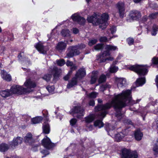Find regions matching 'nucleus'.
<instances>
[{
    "label": "nucleus",
    "mask_w": 158,
    "mask_h": 158,
    "mask_svg": "<svg viewBox=\"0 0 158 158\" xmlns=\"http://www.w3.org/2000/svg\"><path fill=\"white\" fill-rule=\"evenodd\" d=\"M42 145L46 148L49 149L55 146V144L51 142L50 139L46 136L42 140Z\"/></svg>",
    "instance_id": "f8f14e48"
},
{
    "label": "nucleus",
    "mask_w": 158,
    "mask_h": 158,
    "mask_svg": "<svg viewBox=\"0 0 158 158\" xmlns=\"http://www.w3.org/2000/svg\"><path fill=\"white\" fill-rule=\"evenodd\" d=\"M117 86L118 88L125 87L127 85L126 79L123 78H118L116 79Z\"/></svg>",
    "instance_id": "2eb2a0df"
},
{
    "label": "nucleus",
    "mask_w": 158,
    "mask_h": 158,
    "mask_svg": "<svg viewBox=\"0 0 158 158\" xmlns=\"http://www.w3.org/2000/svg\"><path fill=\"white\" fill-rule=\"evenodd\" d=\"M71 17L73 21L80 24H84L85 22V20L83 17L80 16L77 14L73 15Z\"/></svg>",
    "instance_id": "ddd939ff"
},
{
    "label": "nucleus",
    "mask_w": 158,
    "mask_h": 158,
    "mask_svg": "<svg viewBox=\"0 0 158 158\" xmlns=\"http://www.w3.org/2000/svg\"><path fill=\"white\" fill-rule=\"evenodd\" d=\"M0 94L3 97H7L11 95V93L9 90H6L0 92Z\"/></svg>",
    "instance_id": "cd10ccee"
},
{
    "label": "nucleus",
    "mask_w": 158,
    "mask_h": 158,
    "mask_svg": "<svg viewBox=\"0 0 158 158\" xmlns=\"http://www.w3.org/2000/svg\"><path fill=\"white\" fill-rule=\"evenodd\" d=\"M43 130L44 133L46 134L49 133L50 129L49 124L47 122L44 123L43 126Z\"/></svg>",
    "instance_id": "393cba45"
},
{
    "label": "nucleus",
    "mask_w": 158,
    "mask_h": 158,
    "mask_svg": "<svg viewBox=\"0 0 158 158\" xmlns=\"http://www.w3.org/2000/svg\"><path fill=\"white\" fill-rule=\"evenodd\" d=\"M56 62L58 65L61 66H63L65 64V62L63 59L57 60H56Z\"/></svg>",
    "instance_id": "79ce46f5"
},
{
    "label": "nucleus",
    "mask_w": 158,
    "mask_h": 158,
    "mask_svg": "<svg viewBox=\"0 0 158 158\" xmlns=\"http://www.w3.org/2000/svg\"><path fill=\"white\" fill-rule=\"evenodd\" d=\"M141 0H134V2L135 3H138Z\"/></svg>",
    "instance_id": "0e129e2a"
},
{
    "label": "nucleus",
    "mask_w": 158,
    "mask_h": 158,
    "mask_svg": "<svg viewBox=\"0 0 158 158\" xmlns=\"http://www.w3.org/2000/svg\"><path fill=\"white\" fill-rule=\"evenodd\" d=\"M135 138L137 140H140L143 136V134L139 130H136L134 133Z\"/></svg>",
    "instance_id": "b1692460"
},
{
    "label": "nucleus",
    "mask_w": 158,
    "mask_h": 158,
    "mask_svg": "<svg viewBox=\"0 0 158 158\" xmlns=\"http://www.w3.org/2000/svg\"><path fill=\"white\" fill-rule=\"evenodd\" d=\"M24 142L29 144H31L34 141L32 134L30 133H27L24 138Z\"/></svg>",
    "instance_id": "dca6fc26"
},
{
    "label": "nucleus",
    "mask_w": 158,
    "mask_h": 158,
    "mask_svg": "<svg viewBox=\"0 0 158 158\" xmlns=\"http://www.w3.org/2000/svg\"><path fill=\"white\" fill-rule=\"evenodd\" d=\"M94 117L92 115H89L85 118V122L86 123L92 122L94 119Z\"/></svg>",
    "instance_id": "7c9ffc66"
},
{
    "label": "nucleus",
    "mask_w": 158,
    "mask_h": 158,
    "mask_svg": "<svg viewBox=\"0 0 158 158\" xmlns=\"http://www.w3.org/2000/svg\"><path fill=\"white\" fill-rule=\"evenodd\" d=\"M85 71L84 69L81 68L79 69L76 73L75 77L72 78L69 82V83L67 85V88L70 89L76 85L77 83V79L82 78L85 76Z\"/></svg>",
    "instance_id": "423d86ee"
},
{
    "label": "nucleus",
    "mask_w": 158,
    "mask_h": 158,
    "mask_svg": "<svg viewBox=\"0 0 158 158\" xmlns=\"http://www.w3.org/2000/svg\"><path fill=\"white\" fill-rule=\"evenodd\" d=\"M66 64L68 66L71 67V71L75 70L77 68V66L73 64L72 62L70 61L69 60H67L66 62Z\"/></svg>",
    "instance_id": "2f4dec72"
},
{
    "label": "nucleus",
    "mask_w": 158,
    "mask_h": 158,
    "mask_svg": "<svg viewBox=\"0 0 158 158\" xmlns=\"http://www.w3.org/2000/svg\"><path fill=\"white\" fill-rule=\"evenodd\" d=\"M48 38V40H52L53 38L56 39V38L54 37L52 33H50V34H48L47 35Z\"/></svg>",
    "instance_id": "3c124183"
},
{
    "label": "nucleus",
    "mask_w": 158,
    "mask_h": 158,
    "mask_svg": "<svg viewBox=\"0 0 158 158\" xmlns=\"http://www.w3.org/2000/svg\"><path fill=\"white\" fill-rule=\"evenodd\" d=\"M130 16L132 19L136 20L141 17V14L138 11L133 10L131 12Z\"/></svg>",
    "instance_id": "f3484780"
},
{
    "label": "nucleus",
    "mask_w": 158,
    "mask_h": 158,
    "mask_svg": "<svg viewBox=\"0 0 158 158\" xmlns=\"http://www.w3.org/2000/svg\"><path fill=\"white\" fill-rule=\"evenodd\" d=\"M36 48L40 53L44 54H46L47 49L44 48L43 45L40 44H38L36 46Z\"/></svg>",
    "instance_id": "4be33fe9"
},
{
    "label": "nucleus",
    "mask_w": 158,
    "mask_h": 158,
    "mask_svg": "<svg viewBox=\"0 0 158 158\" xmlns=\"http://www.w3.org/2000/svg\"><path fill=\"white\" fill-rule=\"evenodd\" d=\"M131 91L129 89L123 90L121 93L117 95L114 94L110 103H107L104 105H100L95 108L96 111H100L99 118L102 119L105 117L107 113V110L110 109L112 106L116 111V116L119 120L123 117L121 111L122 109L127 105L138 103L141 99H137L136 101L132 100L131 95Z\"/></svg>",
    "instance_id": "f257e3e1"
},
{
    "label": "nucleus",
    "mask_w": 158,
    "mask_h": 158,
    "mask_svg": "<svg viewBox=\"0 0 158 158\" xmlns=\"http://www.w3.org/2000/svg\"><path fill=\"white\" fill-rule=\"evenodd\" d=\"M71 73L72 71H69L68 74L64 77V79L65 81L68 80L69 78L70 74Z\"/></svg>",
    "instance_id": "603ef678"
},
{
    "label": "nucleus",
    "mask_w": 158,
    "mask_h": 158,
    "mask_svg": "<svg viewBox=\"0 0 158 158\" xmlns=\"http://www.w3.org/2000/svg\"><path fill=\"white\" fill-rule=\"evenodd\" d=\"M41 152L43 154H44V155H45L44 156H43L42 157H45V156L46 155H48L49 154V152H48L47 151V150H42L41 151Z\"/></svg>",
    "instance_id": "5fc2aeb1"
},
{
    "label": "nucleus",
    "mask_w": 158,
    "mask_h": 158,
    "mask_svg": "<svg viewBox=\"0 0 158 158\" xmlns=\"http://www.w3.org/2000/svg\"><path fill=\"white\" fill-rule=\"evenodd\" d=\"M116 31V27L112 26L111 27L109 30L107 31L105 34L107 37H109L110 39H111L113 37V36L111 37V35H112Z\"/></svg>",
    "instance_id": "6ab92c4d"
},
{
    "label": "nucleus",
    "mask_w": 158,
    "mask_h": 158,
    "mask_svg": "<svg viewBox=\"0 0 158 158\" xmlns=\"http://www.w3.org/2000/svg\"><path fill=\"white\" fill-rule=\"evenodd\" d=\"M122 158H137V153L131 152L129 149L124 148L122 150Z\"/></svg>",
    "instance_id": "1a4fd4ad"
},
{
    "label": "nucleus",
    "mask_w": 158,
    "mask_h": 158,
    "mask_svg": "<svg viewBox=\"0 0 158 158\" xmlns=\"http://www.w3.org/2000/svg\"><path fill=\"white\" fill-rule=\"evenodd\" d=\"M146 82L145 77H140L138 78L136 81L137 86H141Z\"/></svg>",
    "instance_id": "5701e85b"
},
{
    "label": "nucleus",
    "mask_w": 158,
    "mask_h": 158,
    "mask_svg": "<svg viewBox=\"0 0 158 158\" xmlns=\"http://www.w3.org/2000/svg\"><path fill=\"white\" fill-rule=\"evenodd\" d=\"M109 39V40H110V38H107L105 36H103L101 37L100 38L99 40L101 42H106L108 41V39Z\"/></svg>",
    "instance_id": "49530a36"
},
{
    "label": "nucleus",
    "mask_w": 158,
    "mask_h": 158,
    "mask_svg": "<svg viewBox=\"0 0 158 158\" xmlns=\"http://www.w3.org/2000/svg\"><path fill=\"white\" fill-rule=\"evenodd\" d=\"M70 113L73 114L74 117L78 118H81L84 115V110L80 106H75L71 110Z\"/></svg>",
    "instance_id": "6e6552de"
},
{
    "label": "nucleus",
    "mask_w": 158,
    "mask_h": 158,
    "mask_svg": "<svg viewBox=\"0 0 158 158\" xmlns=\"http://www.w3.org/2000/svg\"><path fill=\"white\" fill-rule=\"evenodd\" d=\"M85 45H82V48H85Z\"/></svg>",
    "instance_id": "774afa93"
},
{
    "label": "nucleus",
    "mask_w": 158,
    "mask_h": 158,
    "mask_svg": "<svg viewBox=\"0 0 158 158\" xmlns=\"http://www.w3.org/2000/svg\"><path fill=\"white\" fill-rule=\"evenodd\" d=\"M124 123H126L127 124L133 125V123L132 122L129 120L126 119L124 121Z\"/></svg>",
    "instance_id": "864d4df0"
},
{
    "label": "nucleus",
    "mask_w": 158,
    "mask_h": 158,
    "mask_svg": "<svg viewBox=\"0 0 158 158\" xmlns=\"http://www.w3.org/2000/svg\"><path fill=\"white\" fill-rule=\"evenodd\" d=\"M52 77V75L51 74H48L45 75L43 77V78L47 81H49Z\"/></svg>",
    "instance_id": "a19ab883"
},
{
    "label": "nucleus",
    "mask_w": 158,
    "mask_h": 158,
    "mask_svg": "<svg viewBox=\"0 0 158 158\" xmlns=\"http://www.w3.org/2000/svg\"><path fill=\"white\" fill-rule=\"evenodd\" d=\"M89 106H93L95 104L94 101L93 100H91L89 102Z\"/></svg>",
    "instance_id": "4d7b16f0"
},
{
    "label": "nucleus",
    "mask_w": 158,
    "mask_h": 158,
    "mask_svg": "<svg viewBox=\"0 0 158 158\" xmlns=\"http://www.w3.org/2000/svg\"><path fill=\"white\" fill-rule=\"evenodd\" d=\"M23 140L22 137L19 136L15 137L12 141L10 143V145L13 149H15L22 143Z\"/></svg>",
    "instance_id": "9b49d317"
},
{
    "label": "nucleus",
    "mask_w": 158,
    "mask_h": 158,
    "mask_svg": "<svg viewBox=\"0 0 158 158\" xmlns=\"http://www.w3.org/2000/svg\"><path fill=\"white\" fill-rule=\"evenodd\" d=\"M42 119L43 118L42 117H36L31 119V123L33 124H37L40 122Z\"/></svg>",
    "instance_id": "bb28decb"
},
{
    "label": "nucleus",
    "mask_w": 158,
    "mask_h": 158,
    "mask_svg": "<svg viewBox=\"0 0 158 158\" xmlns=\"http://www.w3.org/2000/svg\"><path fill=\"white\" fill-rule=\"evenodd\" d=\"M127 41L128 44L130 45L133 44L134 42V39L131 38H129L127 39Z\"/></svg>",
    "instance_id": "a18cd8bd"
},
{
    "label": "nucleus",
    "mask_w": 158,
    "mask_h": 158,
    "mask_svg": "<svg viewBox=\"0 0 158 158\" xmlns=\"http://www.w3.org/2000/svg\"><path fill=\"white\" fill-rule=\"evenodd\" d=\"M98 94V93L95 92H92V93L87 94L88 97L91 98H96Z\"/></svg>",
    "instance_id": "4c0bfd02"
},
{
    "label": "nucleus",
    "mask_w": 158,
    "mask_h": 158,
    "mask_svg": "<svg viewBox=\"0 0 158 158\" xmlns=\"http://www.w3.org/2000/svg\"><path fill=\"white\" fill-rule=\"evenodd\" d=\"M94 125L95 127L101 128L103 126L104 124L101 120H98L94 122Z\"/></svg>",
    "instance_id": "c756f323"
},
{
    "label": "nucleus",
    "mask_w": 158,
    "mask_h": 158,
    "mask_svg": "<svg viewBox=\"0 0 158 158\" xmlns=\"http://www.w3.org/2000/svg\"><path fill=\"white\" fill-rule=\"evenodd\" d=\"M105 48L107 51H104L97 58V60L100 62H104L106 60H113V58L110 56V54L109 51H114L118 49L117 47L110 45H106Z\"/></svg>",
    "instance_id": "39448f33"
},
{
    "label": "nucleus",
    "mask_w": 158,
    "mask_h": 158,
    "mask_svg": "<svg viewBox=\"0 0 158 158\" xmlns=\"http://www.w3.org/2000/svg\"><path fill=\"white\" fill-rule=\"evenodd\" d=\"M66 46V43L63 42H60L57 45L56 48L60 52H61L65 49Z\"/></svg>",
    "instance_id": "aec40b11"
},
{
    "label": "nucleus",
    "mask_w": 158,
    "mask_h": 158,
    "mask_svg": "<svg viewBox=\"0 0 158 158\" xmlns=\"http://www.w3.org/2000/svg\"><path fill=\"white\" fill-rule=\"evenodd\" d=\"M122 57V56L121 55H119L117 57L118 60L120 59V58Z\"/></svg>",
    "instance_id": "338daca9"
},
{
    "label": "nucleus",
    "mask_w": 158,
    "mask_h": 158,
    "mask_svg": "<svg viewBox=\"0 0 158 158\" xmlns=\"http://www.w3.org/2000/svg\"><path fill=\"white\" fill-rule=\"evenodd\" d=\"M155 123H156V126H158V118H156Z\"/></svg>",
    "instance_id": "680f3d73"
},
{
    "label": "nucleus",
    "mask_w": 158,
    "mask_h": 158,
    "mask_svg": "<svg viewBox=\"0 0 158 158\" xmlns=\"http://www.w3.org/2000/svg\"><path fill=\"white\" fill-rule=\"evenodd\" d=\"M61 34L64 36H69L70 35V31L67 29L62 30L61 32Z\"/></svg>",
    "instance_id": "473e14b6"
},
{
    "label": "nucleus",
    "mask_w": 158,
    "mask_h": 158,
    "mask_svg": "<svg viewBox=\"0 0 158 158\" xmlns=\"http://www.w3.org/2000/svg\"><path fill=\"white\" fill-rule=\"evenodd\" d=\"M153 150L156 153H158V145L156 143L153 148Z\"/></svg>",
    "instance_id": "09e8293b"
},
{
    "label": "nucleus",
    "mask_w": 158,
    "mask_h": 158,
    "mask_svg": "<svg viewBox=\"0 0 158 158\" xmlns=\"http://www.w3.org/2000/svg\"><path fill=\"white\" fill-rule=\"evenodd\" d=\"M80 47L77 46L70 47L69 48V52L67 56L68 57H72L74 56L79 55Z\"/></svg>",
    "instance_id": "9d476101"
},
{
    "label": "nucleus",
    "mask_w": 158,
    "mask_h": 158,
    "mask_svg": "<svg viewBox=\"0 0 158 158\" xmlns=\"http://www.w3.org/2000/svg\"><path fill=\"white\" fill-rule=\"evenodd\" d=\"M108 18V15L106 13L102 14L101 16L95 14L91 16H88L87 20L89 23H92L94 25H99L100 28L103 29L107 25Z\"/></svg>",
    "instance_id": "f03ea898"
},
{
    "label": "nucleus",
    "mask_w": 158,
    "mask_h": 158,
    "mask_svg": "<svg viewBox=\"0 0 158 158\" xmlns=\"http://www.w3.org/2000/svg\"><path fill=\"white\" fill-rule=\"evenodd\" d=\"M117 62L118 61L117 60H115L113 62L112 65H113V66H115L114 65L116 64Z\"/></svg>",
    "instance_id": "052dcab7"
},
{
    "label": "nucleus",
    "mask_w": 158,
    "mask_h": 158,
    "mask_svg": "<svg viewBox=\"0 0 158 158\" xmlns=\"http://www.w3.org/2000/svg\"><path fill=\"white\" fill-rule=\"evenodd\" d=\"M119 16L121 18H123L125 14V8L124 4L122 2H119L117 5Z\"/></svg>",
    "instance_id": "4468645a"
},
{
    "label": "nucleus",
    "mask_w": 158,
    "mask_h": 158,
    "mask_svg": "<svg viewBox=\"0 0 158 158\" xmlns=\"http://www.w3.org/2000/svg\"><path fill=\"white\" fill-rule=\"evenodd\" d=\"M106 129L107 131L108 134L114 137L115 140L118 142L128 133V130L127 129H125L123 130L122 132L119 133H115V131L114 129L115 128L114 127L109 123H106Z\"/></svg>",
    "instance_id": "20e7f679"
},
{
    "label": "nucleus",
    "mask_w": 158,
    "mask_h": 158,
    "mask_svg": "<svg viewBox=\"0 0 158 158\" xmlns=\"http://www.w3.org/2000/svg\"><path fill=\"white\" fill-rule=\"evenodd\" d=\"M98 77V75L97 74H95L93 75L91 77L90 83L91 84L94 83L97 80Z\"/></svg>",
    "instance_id": "c9c22d12"
},
{
    "label": "nucleus",
    "mask_w": 158,
    "mask_h": 158,
    "mask_svg": "<svg viewBox=\"0 0 158 158\" xmlns=\"http://www.w3.org/2000/svg\"><path fill=\"white\" fill-rule=\"evenodd\" d=\"M146 66L133 65L130 66L129 69L136 73L140 76H144L146 75L148 72V70L145 66Z\"/></svg>",
    "instance_id": "0eeeda50"
},
{
    "label": "nucleus",
    "mask_w": 158,
    "mask_h": 158,
    "mask_svg": "<svg viewBox=\"0 0 158 158\" xmlns=\"http://www.w3.org/2000/svg\"><path fill=\"white\" fill-rule=\"evenodd\" d=\"M24 85L27 87V89L23 88L22 86L16 85L12 86L10 89L11 94H17L21 95L30 92L32 90L31 89L34 88L36 86L35 83L32 81L30 79L27 80L25 82Z\"/></svg>",
    "instance_id": "7ed1b4c3"
},
{
    "label": "nucleus",
    "mask_w": 158,
    "mask_h": 158,
    "mask_svg": "<svg viewBox=\"0 0 158 158\" xmlns=\"http://www.w3.org/2000/svg\"><path fill=\"white\" fill-rule=\"evenodd\" d=\"M52 72L54 73V78H57L60 73V70L56 67H54L53 68Z\"/></svg>",
    "instance_id": "a878e982"
},
{
    "label": "nucleus",
    "mask_w": 158,
    "mask_h": 158,
    "mask_svg": "<svg viewBox=\"0 0 158 158\" xmlns=\"http://www.w3.org/2000/svg\"><path fill=\"white\" fill-rule=\"evenodd\" d=\"M158 31V26L154 25L152 28L151 34L152 35H155L157 34V31Z\"/></svg>",
    "instance_id": "72a5a7b5"
},
{
    "label": "nucleus",
    "mask_w": 158,
    "mask_h": 158,
    "mask_svg": "<svg viewBox=\"0 0 158 158\" xmlns=\"http://www.w3.org/2000/svg\"><path fill=\"white\" fill-rule=\"evenodd\" d=\"M158 15V13H153L151 14L149 16V17L151 19H154L156 18L157 15Z\"/></svg>",
    "instance_id": "c03bdc74"
},
{
    "label": "nucleus",
    "mask_w": 158,
    "mask_h": 158,
    "mask_svg": "<svg viewBox=\"0 0 158 158\" xmlns=\"http://www.w3.org/2000/svg\"><path fill=\"white\" fill-rule=\"evenodd\" d=\"M24 53L23 52L19 53L18 56V58L20 60H23V61L22 63L24 64L25 62L26 63V66L28 65L30 63L29 60H28L27 58L24 57Z\"/></svg>",
    "instance_id": "a211bd4d"
},
{
    "label": "nucleus",
    "mask_w": 158,
    "mask_h": 158,
    "mask_svg": "<svg viewBox=\"0 0 158 158\" xmlns=\"http://www.w3.org/2000/svg\"><path fill=\"white\" fill-rule=\"evenodd\" d=\"M102 100L101 99H98V102L99 103H100L102 102Z\"/></svg>",
    "instance_id": "69168bd1"
},
{
    "label": "nucleus",
    "mask_w": 158,
    "mask_h": 158,
    "mask_svg": "<svg viewBox=\"0 0 158 158\" xmlns=\"http://www.w3.org/2000/svg\"><path fill=\"white\" fill-rule=\"evenodd\" d=\"M46 89L49 93L52 94L54 92L55 88L53 86H48Z\"/></svg>",
    "instance_id": "58836bf2"
},
{
    "label": "nucleus",
    "mask_w": 158,
    "mask_h": 158,
    "mask_svg": "<svg viewBox=\"0 0 158 158\" xmlns=\"http://www.w3.org/2000/svg\"><path fill=\"white\" fill-rule=\"evenodd\" d=\"M155 81L156 83V85L158 88V75L156 76Z\"/></svg>",
    "instance_id": "13d9d810"
},
{
    "label": "nucleus",
    "mask_w": 158,
    "mask_h": 158,
    "mask_svg": "<svg viewBox=\"0 0 158 158\" xmlns=\"http://www.w3.org/2000/svg\"><path fill=\"white\" fill-rule=\"evenodd\" d=\"M152 63L155 64H158V57H153L152 60Z\"/></svg>",
    "instance_id": "8fccbe9b"
},
{
    "label": "nucleus",
    "mask_w": 158,
    "mask_h": 158,
    "mask_svg": "<svg viewBox=\"0 0 158 158\" xmlns=\"http://www.w3.org/2000/svg\"><path fill=\"white\" fill-rule=\"evenodd\" d=\"M77 122V120L75 118H73L71 119L70 121V125L72 126H73L75 125Z\"/></svg>",
    "instance_id": "de8ad7c7"
},
{
    "label": "nucleus",
    "mask_w": 158,
    "mask_h": 158,
    "mask_svg": "<svg viewBox=\"0 0 158 158\" xmlns=\"http://www.w3.org/2000/svg\"><path fill=\"white\" fill-rule=\"evenodd\" d=\"M147 18L146 16H145L143 17V22H145L147 21Z\"/></svg>",
    "instance_id": "bf43d9fd"
},
{
    "label": "nucleus",
    "mask_w": 158,
    "mask_h": 158,
    "mask_svg": "<svg viewBox=\"0 0 158 158\" xmlns=\"http://www.w3.org/2000/svg\"><path fill=\"white\" fill-rule=\"evenodd\" d=\"M9 148V146L8 144L2 143L0 144V151L1 152H4L7 151Z\"/></svg>",
    "instance_id": "c85d7f7f"
},
{
    "label": "nucleus",
    "mask_w": 158,
    "mask_h": 158,
    "mask_svg": "<svg viewBox=\"0 0 158 158\" xmlns=\"http://www.w3.org/2000/svg\"><path fill=\"white\" fill-rule=\"evenodd\" d=\"M106 80V76L103 74L98 79V82L99 83H102L105 81Z\"/></svg>",
    "instance_id": "e433bc0d"
},
{
    "label": "nucleus",
    "mask_w": 158,
    "mask_h": 158,
    "mask_svg": "<svg viewBox=\"0 0 158 158\" xmlns=\"http://www.w3.org/2000/svg\"><path fill=\"white\" fill-rule=\"evenodd\" d=\"M73 31L74 34H77L79 32V30L77 29L74 28L73 29Z\"/></svg>",
    "instance_id": "6e6d98bb"
},
{
    "label": "nucleus",
    "mask_w": 158,
    "mask_h": 158,
    "mask_svg": "<svg viewBox=\"0 0 158 158\" xmlns=\"http://www.w3.org/2000/svg\"><path fill=\"white\" fill-rule=\"evenodd\" d=\"M93 126L92 125H90L89 127V130L91 131L92 130Z\"/></svg>",
    "instance_id": "e2e57ef3"
},
{
    "label": "nucleus",
    "mask_w": 158,
    "mask_h": 158,
    "mask_svg": "<svg viewBox=\"0 0 158 158\" xmlns=\"http://www.w3.org/2000/svg\"><path fill=\"white\" fill-rule=\"evenodd\" d=\"M103 45L102 44H98L94 47V49L96 50H99L102 49Z\"/></svg>",
    "instance_id": "ea45409f"
},
{
    "label": "nucleus",
    "mask_w": 158,
    "mask_h": 158,
    "mask_svg": "<svg viewBox=\"0 0 158 158\" xmlns=\"http://www.w3.org/2000/svg\"><path fill=\"white\" fill-rule=\"evenodd\" d=\"M2 77L4 80L7 81H10L11 79V76L9 74L4 70H1V73Z\"/></svg>",
    "instance_id": "412c9836"
},
{
    "label": "nucleus",
    "mask_w": 158,
    "mask_h": 158,
    "mask_svg": "<svg viewBox=\"0 0 158 158\" xmlns=\"http://www.w3.org/2000/svg\"><path fill=\"white\" fill-rule=\"evenodd\" d=\"M98 41L97 39H93L89 41L88 43V44L89 46H92L93 45L95 44Z\"/></svg>",
    "instance_id": "37998d69"
},
{
    "label": "nucleus",
    "mask_w": 158,
    "mask_h": 158,
    "mask_svg": "<svg viewBox=\"0 0 158 158\" xmlns=\"http://www.w3.org/2000/svg\"><path fill=\"white\" fill-rule=\"evenodd\" d=\"M118 69V68L116 66L112 65L110 68V72L111 73H114L116 72Z\"/></svg>",
    "instance_id": "f704fd0d"
}]
</instances>
